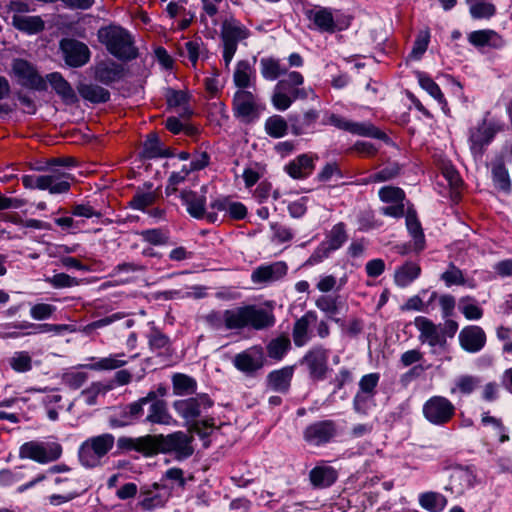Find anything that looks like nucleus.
Returning <instances> with one entry per match:
<instances>
[{
  "label": "nucleus",
  "instance_id": "obj_59",
  "mask_svg": "<svg viewBox=\"0 0 512 512\" xmlns=\"http://www.w3.org/2000/svg\"><path fill=\"white\" fill-rule=\"evenodd\" d=\"M45 281L56 289L70 288L78 286L80 283V281L77 278L71 277L66 273H57L52 277L46 278Z\"/></svg>",
  "mask_w": 512,
  "mask_h": 512
},
{
  "label": "nucleus",
  "instance_id": "obj_9",
  "mask_svg": "<svg viewBox=\"0 0 512 512\" xmlns=\"http://www.w3.org/2000/svg\"><path fill=\"white\" fill-rule=\"evenodd\" d=\"M262 111L257 97L250 91L238 90L233 97L234 116L244 124L257 120Z\"/></svg>",
  "mask_w": 512,
  "mask_h": 512
},
{
  "label": "nucleus",
  "instance_id": "obj_25",
  "mask_svg": "<svg viewBox=\"0 0 512 512\" xmlns=\"http://www.w3.org/2000/svg\"><path fill=\"white\" fill-rule=\"evenodd\" d=\"M37 170L48 171L43 177H48L49 181L47 190L51 194L66 193L70 189V181L72 176L69 173L62 172L59 168H50L48 165L38 167Z\"/></svg>",
  "mask_w": 512,
  "mask_h": 512
},
{
  "label": "nucleus",
  "instance_id": "obj_20",
  "mask_svg": "<svg viewBox=\"0 0 512 512\" xmlns=\"http://www.w3.org/2000/svg\"><path fill=\"white\" fill-rule=\"evenodd\" d=\"M459 343L465 351L477 353L486 344V334L479 326H466L459 333Z\"/></svg>",
  "mask_w": 512,
  "mask_h": 512
},
{
  "label": "nucleus",
  "instance_id": "obj_49",
  "mask_svg": "<svg viewBox=\"0 0 512 512\" xmlns=\"http://www.w3.org/2000/svg\"><path fill=\"white\" fill-rule=\"evenodd\" d=\"M290 347V339L285 335H281L268 343L266 347L267 355L272 359L281 360Z\"/></svg>",
  "mask_w": 512,
  "mask_h": 512
},
{
  "label": "nucleus",
  "instance_id": "obj_30",
  "mask_svg": "<svg viewBox=\"0 0 512 512\" xmlns=\"http://www.w3.org/2000/svg\"><path fill=\"white\" fill-rule=\"evenodd\" d=\"M15 329L27 330L25 333H22L23 336L35 335V334H43V333H55L60 334L64 331H71L70 326L66 324H34L31 322L23 321L18 323L9 324Z\"/></svg>",
  "mask_w": 512,
  "mask_h": 512
},
{
  "label": "nucleus",
  "instance_id": "obj_19",
  "mask_svg": "<svg viewBox=\"0 0 512 512\" xmlns=\"http://www.w3.org/2000/svg\"><path fill=\"white\" fill-rule=\"evenodd\" d=\"M319 117L320 112L316 109H309L302 114H290L289 125L292 134L300 136L313 132Z\"/></svg>",
  "mask_w": 512,
  "mask_h": 512
},
{
  "label": "nucleus",
  "instance_id": "obj_34",
  "mask_svg": "<svg viewBox=\"0 0 512 512\" xmlns=\"http://www.w3.org/2000/svg\"><path fill=\"white\" fill-rule=\"evenodd\" d=\"M303 76L296 71H293L287 75L286 78L280 80L275 87L278 90H282L287 92V94L291 95L294 99H304L307 97V93L303 88H299L300 85L303 84Z\"/></svg>",
  "mask_w": 512,
  "mask_h": 512
},
{
  "label": "nucleus",
  "instance_id": "obj_10",
  "mask_svg": "<svg viewBox=\"0 0 512 512\" xmlns=\"http://www.w3.org/2000/svg\"><path fill=\"white\" fill-rule=\"evenodd\" d=\"M455 414L454 404L443 396H432L423 405L425 419L434 425L448 423Z\"/></svg>",
  "mask_w": 512,
  "mask_h": 512
},
{
  "label": "nucleus",
  "instance_id": "obj_48",
  "mask_svg": "<svg viewBox=\"0 0 512 512\" xmlns=\"http://www.w3.org/2000/svg\"><path fill=\"white\" fill-rule=\"evenodd\" d=\"M165 96L170 107H181L182 116L190 117L192 115V110L186 106L189 99L188 93L181 90L168 89Z\"/></svg>",
  "mask_w": 512,
  "mask_h": 512
},
{
  "label": "nucleus",
  "instance_id": "obj_37",
  "mask_svg": "<svg viewBox=\"0 0 512 512\" xmlns=\"http://www.w3.org/2000/svg\"><path fill=\"white\" fill-rule=\"evenodd\" d=\"M181 199L192 217L196 219L204 218L206 204V197L204 195L185 190L181 192Z\"/></svg>",
  "mask_w": 512,
  "mask_h": 512
},
{
  "label": "nucleus",
  "instance_id": "obj_21",
  "mask_svg": "<svg viewBox=\"0 0 512 512\" xmlns=\"http://www.w3.org/2000/svg\"><path fill=\"white\" fill-rule=\"evenodd\" d=\"M288 267L284 262H274L257 267L251 274L255 284H266L280 280L287 274Z\"/></svg>",
  "mask_w": 512,
  "mask_h": 512
},
{
  "label": "nucleus",
  "instance_id": "obj_27",
  "mask_svg": "<svg viewBox=\"0 0 512 512\" xmlns=\"http://www.w3.org/2000/svg\"><path fill=\"white\" fill-rule=\"evenodd\" d=\"M305 15L320 32L332 34L339 29L332 12L327 8L309 9L306 10Z\"/></svg>",
  "mask_w": 512,
  "mask_h": 512
},
{
  "label": "nucleus",
  "instance_id": "obj_63",
  "mask_svg": "<svg viewBox=\"0 0 512 512\" xmlns=\"http://www.w3.org/2000/svg\"><path fill=\"white\" fill-rule=\"evenodd\" d=\"M441 279L449 287L452 285H464L465 278L462 271L453 263H450L449 268L442 273Z\"/></svg>",
  "mask_w": 512,
  "mask_h": 512
},
{
  "label": "nucleus",
  "instance_id": "obj_61",
  "mask_svg": "<svg viewBox=\"0 0 512 512\" xmlns=\"http://www.w3.org/2000/svg\"><path fill=\"white\" fill-rule=\"evenodd\" d=\"M420 86L426 90L440 104L446 105V101L440 87L428 76L419 75Z\"/></svg>",
  "mask_w": 512,
  "mask_h": 512
},
{
  "label": "nucleus",
  "instance_id": "obj_13",
  "mask_svg": "<svg viewBox=\"0 0 512 512\" xmlns=\"http://www.w3.org/2000/svg\"><path fill=\"white\" fill-rule=\"evenodd\" d=\"M328 123L335 126L338 129L348 131L352 134L371 137L375 139H385L386 134L376 128L374 125L363 122H352L339 115L331 114L328 118Z\"/></svg>",
  "mask_w": 512,
  "mask_h": 512
},
{
  "label": "nucleus",
  "instance_id": "obj_3",
  "mask_svg": "<svg viewBox=\"0 0 512 512\" xmlns=\"http://www.w3.org/2000/svg\"><path fill=\"white\" fill-rule=\"evenodd\" d=\"M152 438L154 441H152L151 456L158 453L172 454L177 460H184L194 453L193 435L186 432L175 431L167 435H152Z\"/></svg>",
  "mask_w": 512,
  "mask_h": 512
},
{
  "label": "nucleus",
  "instance_id": "obj_64",
  "mask_svg": "<svg viewBox=\"0 0 512 512\" xmlns=\"http://www.w3.org/2000/svg\"><path fill=\"white\" fill-rule=\"evenodd\" d=\"M87 379V373L80 371H68L62 375V382L74 390L80 388Z\"/></svg>",
  "mask_w": 512,
  "mask_h": 512
},
{
  "label": "nucleus",
  "instance_id": "obj_2",
  "mask_svg": "<svg viewBox=\"0 0 512 512\" xmlns=\"http://www.w3.org/2000/svg\"><path fill=\"white\" fill-rule=\"evenodd\" d=\"M98 40L107 51L119 60L131 61L138 57V49L130 32L121 26L102 27L97 33Z\"/></svg>",
  "mask_w": 512,
  "mask_h": 512
},
{
  "label": "nucleus",
  "instance_id": "obj_32",
  "mask_svg": "<svg viewBox=\"0 0 512 512\" xmlns=\"http://www.w3.org/2000/svg\"><path fill=\"white\" fill-rule=\"evenodd\" d=\"M314 170L312 156L301 154L285 166V171L294 179H303L309 176Z\"/></svg>",
  "mask_w": 512,
  "mask_h": 512
},
{
  "label": "nucleus",
  "instance_id": "obj_44",
  "mask_svg": "<svg viewBox=\"0 0 512 512\" xmlns=\"http://www.w3.org/2000/svg\"><path fill=\"white\" fill-rule=\"evenodd\" d=\"M265 132L272 138H282L284 137L288 129L289 118L286 120L280 115H273L266 119L265 121Z\"/></svg>",
  "mask_w": 512,
  "mask_h": 512
},
{
  "label": "nucleus",
  "instance_id": "obj_55",
  "mask_svg": "<svg viewBox=\"0 0 512 512\" xmlns=\"http://www.w3.org/2000/svg\"><path fill=\"white\" fill-rule=\"evenodd\" d=\"M10 366L16 372H28L32 369V358L26 351L15 352L10 358Z\"/></svg>",
  "mask_w": 512,
  "mask_h": 512
},
{
  "label": "nucleus",
  "instance_id": "obj_16",
  "mask_svg": "<svg viewBox=\"0 0 512 512\" xmlns=\"http://www.w3.org/2000/svg\"><path fill=\"white\" fill-rule=\"evenodd\" d=\"M143 416L144 409L131 402L123 407L115 408L108 418V423L111 428H122L140 422Z\"/></svg>",
  "mask_w": 512,
  "mask_h": 512
},
{
  "label": "nucleus",
  "instance_id": "obj_33",
  "mask_svg": "<svg viewBox=\"0 0 512 512\" xmlns=\"http://www.w3.org/2000/svg\"><path fill=\"white\" fill-rule=\"evenodd\" d=\"M316 319V314L313 311H308L305 315L296 320L292 330L295 346L302 347L309 341V326L311 323L315 322Z\"/></svg>",
  "mask_w": 512,
  "mask_h": 512
},
{
  "label": "nucleus",
  "instance_id": "obj_62",
  "mask_svg": "<svg viewBox=\"0 0 512 512\" xmlns=\"http://www.w3.org/2000/svg\"><path fill=\"white\" fill-rule=\"evenodd\" d=\"M379 197L386 203H401L405 198V193L401 188L385 186L379 190Z\"/></svg>",
  "mask_w": 512,
  "mask_h": 512
},
{
  "label": "nucleus",
  "instance_id": "obj_36",
  "mask_svg": "<svg viewBox=\"0 0 512 512\" xmlns=\"http://www.w3.org/2000/svg\"><path fill=\"white\" fill-rule=\"evenodd\" d=\"M157 198L156 192L153 190V184L146 182L143 187H139L135 192L133 198L130 200L129 205L136 210H145L151 206Z\"/></svg>",
  "mask_w": 512,
  "mask_h": 512
},
{
  "label": "nucleus",
  "instance_id": "obj_28",
  "mask_svg": "<svg viewBox=\"0 0 512 512\" xmlns=\"http://www.w3.org/2000/svg\"><path fill=\"white\" fill-rule=\"evenodd\" d=\"M152 435H146L138 438L122 436L117 439V447L121 451H137L145 456H151Z\"/></svg>",
  "mask_w": 512,
  "mask_h": 512
},
{
  "label": "nucleus",
  "instance_id": "obj_60",
  "mask_svg": "<svg viewBox=\"0 0 512 512\" xmlns=\"http://www.w3.org/2000/svg\"><path fill=\"white\" fill-rule=\"evenodd\" d=\"M470 14L475 19L489 18L496 12L495 6L489 1L470 4Z\"/></svg>",
  "mask_w": 512,
  "mask_h": 512
},
{
  "label": "nucleus",
  "instance_id": "obj_35",
  "mask_svg": "<svg viewBox=\"0 0 512 512\" xmlns=\"http://www.w3.org/2000/svg\"><path fill=\"white\" fill-rule=\"evenodd\" d=\"M337 476V471L327 465L316 466L309 473L312 485L317 488L331 486L337 480Z\"/></svg>",
  "mask_w": 512,
  "mask_h": 512
},
{
  "label": "nucleus",
  "instance_id": "obj_54",
  "mask_svg": "<svg viewBox=\"0 0 512 512\" xmlns=\"http://www.w3.org/2000/svg\"><path fill=\"white\" fill-rule=\"evenodd\" d=\"M493 182L496 188L508 192L511 187L508 171L503 164L499 163L492 168Z\"/></svg>",
  "mask_w": 512,
  "mask_h": 512
},
{
  "label": "nucleus",
  "instance_id": "obj_45",
  "mask_svg": "<svg viewBox=\"0 0 512 512\" xmlns=\"http://www.w3.org/2000/svg\"><path fill=\"white\" fill-rule=\"evenodd\" d=\"M260 71L265 79L273 81L285 74L287 68L283 67L278 59L266 57L260 60Z\"/></svg>",
  "mask_w": 512,
  "mask_h": 512
},
{
  "label": "nucleus",
  "instance_id": "obj_7",
  "mask_svg": "<svg viewBox=\"0 0 512 512\" xmlns=\"http://www.w3.org/2000/svg\"><path fill=\"white\" fill-rule=\"evenodd\" d=\"M11 72L20 86L36 91L47 90L45 78L39 74L36 66L31 62L16 58L11 63Z\"/></svg>",
  "mask_w": 512,
  "mask_h": 512
},
{
  "label": "nucleus",
  "instance_id": "obj_18",
  "mask_svg": "<svg viewBox=\"0 0 512 512\" xmlns=\"http://www.w3.org/2000/svg\"><path fill=\"white\" fill-rule=\"evenodd\" d=\"M335 425L331 420L318 421L309 425L304 431V439L312 445L329 442L335 435Z\"/></svg>",
  "mask_w": 512,
  "mask_h": 512
},
{
  "label": "nucleus",
  "instance_id": "obj_8",
  "mask_svg": "<svg viewBox=\"0 0 512 512\" xmlns=\"http://www.w3.org/2000/svg\"><path fill=\"white\" fill-rule=\"evenodd\" d=\"M62 455V446L56 442L29 441L21 445L20 458H28L38 463H49L58 460Z\"/></svg>",
  "mask_w": 512,
  "mask_h": 512
},
{
  "label": "nucleus",
  "instance_id": "obj_14",
  "mask_svg": "<svg viewBox=\"0 0 512 512\" xmlns=\"http://www.w3.org/2000/svg\"><path fill=\"white\" fill-rule=\"evenodd\" d=\"M170 496L169 489L158 483L145 485L140 488V497L142 498L138 505L144 511H151L165 505Z\"/></svg>",
  "mask_w": 512,
  "mask_h": 512
},
{
  "label": "nucleus",
  "instance_id": "obj_26",
  "mask_svg": "<svg viewBox=\"0 0 512 512\" xmlns=\"http://www.w3.org/2000/svg\"><path fill=\"white\" fill-rule=\"evenodd\" d=\"M46 83L49 82L56 94L68 105L75 104L78 97L70 83L59 72H52L46 75Z\"/></svg>",
  "mask_w": 512,
  "mask_h": 512
},
{
  "label": "nucleus",
  "instance_id": "obj_47",
  "mask_svg": "<svg viewBox=\"0 0 512 512\" xmlns=\"http://www.w3.org/2000/svg\"><path fill=\"white\" fill-rule=\"evenodd\" d=\"M124 358V353L112 354L109 355L108 357L101 358L95 363L85 365L84 367L94 371L114 370L126 365L127 360H125Z\"/></svg>",
  "mask_w": 512,
  "mask_h": 512
},
{
  "label": "nucleus",
  "instance_id": "obj_40",
  "mask_svg": "<svg viewBox=\"0 0 512 512\" xmlns=\"http://www.w3.org/2000/svg\"><path fill=\"white\" fill-rule=\"evenodd\" d=\"M77 89L80 96L91 103H105L110 100V92L97 84L81 83Z\"/></svg>",
  "mask_w": 512,
  "mask_h": 512
},
{
  "label": "nucleus",
  "instance_id": "obj_1",
  "mask_svg": "<svg viewBox=\"0 0 512 512\" xmlns=\"http://www.w3.org/2000/svg\"><path fill=\"white\" fill-rule=\"evenodd\" d=\"M224 327L227 330H242L251 327L263 330L274 325V315L256 305H245L223 311Z\"/></svg>",
  "mask_w": 512,
  "mask_h": 512
},
{
  "label": "nucleus",
  "instance_id": "obj_41",
  "mask_svg": "<svg viewBox=\"0 0 512 512\" xmlns=\"http://www.w3.org/2000/svg\"><path fill=\"white\" fill-rule=\"evenodd\" d=\"M468 40L476 47H500L502 45L501 37L493 30L473 31L469 34Z\"/></svg>",
  "mask_w": 512,
  "mask_h": 512
},
{
  "label": "nucleus",
  "instance_id": "obj_50",
  "mask_svg": "<svg viewBox=\"0 0 512 512\" xmlns=\"http://www.w3.org/2000/svg\"><path fill=\"white\" fill-rule=\"evenodd\" d=\"M420 505L431 512H438L444 509L446 506V498L436 492H426L419 497Z\"/></svg>",
  "mask_w": 512,
  "mask_h": 512
},
{
  "label": "nucleus",
  "instance_id": "obj_42",
  "mask_svg": "<svg viewBox=\"0 0 512 512\" xmlns=\"http://www.w3.org/2000/svg\"><path fill=\"white\" fill-rule=\"evenodd\" d=\"M173 394L176 396H185L196 394L197 382L194 378L176 373L172 376Z\"/></svg>",
  "mask_w": 512,
  "mask_h": 512
},
{
  "label": "nucleus",
  "instance_id": "obj_58",
  "mask_svg": "<svg viewBox=\"0 0 512 512\" xmlns=\"http://www.w3.org/2000/svg\"><path fill=\"white\" fill-rule=\"evenodd\" d=\"M148 338L151 350L156 351L158 354H162V352L167 350L170 346L168 336L157 329H153Z\"/></svg>",
  "mask_w": 512,
  "mask_h": 512
},
{
  "label": "nucleus",
  "instance_id": "obj_52",
  "mask_svg": "<svg viewBox=\"0 0 512 512\" xmlns=\"http://www.w3.org/2000/svg\"><path fill=\"white\" fill-rule=\"evenodd\" d=\"M187 427V431L190 433L189 435L197 434L201 439H206L215 428V419L211 416H205Z\"/></svg>",
  "mask_w": 512,
  "mask_h": 512
},
{
  "label": "nucleus",
  "instance_id": "obj_29",
  "mask_svg": "<svg viewBox=\"0 0 512 512\" xmlns=\"http://www.w3.org/2000/svg\"><path fill=\"white\" fill-rule=\"evenodd\" d=\"M476 476L472 470L465 467H457L450 477V489L456 494H463L466 489L475 485Z\"/></svg>",
  "mask_w": 512,
  "mask_h": 512
},
{
  "label": "nucleus",
  "instance_id": "obj_39",
  "mask_svg": "<svg viewBox=\"0 0 512 512\" xmlns=\"http://www.w3.org/2000/svg\"><path fill=\"white\" fill-rule=\"evenodd\" d=\"M347 240V234L343 223H338L331 229L327 241L323 242L318 251H323V256H328L331 251L339 249Z\"/></svg>",
  "mask_w": 512,
  "mask_h": 512
},
{
  "label": "nucleus",
  "instance_id": "obj_17",
  "mask_svg": "<svg viewBox=\"0 0 512 512\" xmlns=\"http://www.w3.org/2000/svg\"><path fill=\"white\" fill-rule=\"evenodd\" d=\"M233 364L239 371L252 375L263 367V352L256 347L243 351L234 356Z\"/></svg>",
  "mask_w": 512,
  "mask_h": 512
},
{
  "label": "nucleus",
  "instance_id": "obj_46",
  "mask_svg": "<svg viewBox=\"0 0 512 512\" xmlns=\"http://www.w3.org/2000/svg\"><path fill=\"white\" fill-rule=\"evenodd\" d=\"M254 70L247 60H241L237 63L233 81L239 90H245L251 86V76Z\"/></svg>",
  "mask_w": 512,
  "mask_h": 512
},
{
  "label": "nucleus",
  "instance_id": "obj_23",
  "mask_svg": "<svg viewBox=\"0 0 512 512\" xmlns=\"http://www.w3.org/2000/svg\"><path fill=\"white\" fill-rule=\"evenodd\" d=\"M415 325L420 331L419 340L422 343L427 342L431 347H443L446 344L445 336L431 320L417 317Z\"/></svg>",
  "mask_w": 512,
  "mask_h": 512
},
{
  "label": "nucleus",
  "instance_id": "obj_12",
  "mask_svg": "<svg viewBox=\"0 0 512 512\" xmlns=\"http://www.w3.org/2000/svg\"><path fill=\"white\" fill-rule=\"evenodd\" d=\"M64 62L72 68H79L86 65L91 57L89 47L76 39L64 38L59 43Z\"/></svg>",
  "mask_w": 512,
  "mask_h": 512
},
{
  "label": "nucleus",
  "instance_id": "obj_53",
  "mask_svg": "<svg viewBox=\"0 0 512 512\" xmlns=\"http://www.w3.org/2000/svg\"><path fill=\"white\" fill-rule=\"evenodd\" d=\"M459 309L468 320H478L483 316V310L475 304V299L471 296L459 300Z\"/></svg>",
  "mask_w": 512,
  "mask_h": 512
},
{
  "label": "nucleus",
  "instance_id": "obj_22",
  "mask_svg": "<svg viewBox=\"0 0 512 512\" xmlns=\"http://www.w3.org/2000/svg\"><path fill=\"white\" fill-rule=\"evenodd\" d=\"M124 76L123 65L113 61L106 60L97 63L94 66V78L104 85H110L119 81Z\"/></svg>",
  "mask_w": 512,
  "mask_h": 512
},
{
  "label": "nucleus",
  "instance_id": "obj_4",
  "mask_svg": "<svg viewBox=\"0 0 512 512\" xmlns=\"http://www.w3.org/2000/svg\"><path fill=\"white\" fill-rule=\"evenodd\" d=\"M115 437L110 433H103L86 439L79 447L78 457L80 463L86 468H95L103 463V459L113 449Z\"/></svg>",
  "mask_w": 512,
  "mask_h": 512
},
{
  "label": "nucleus",
  "instance_id": "obj_6",
  "mask_svg": "<svg viewBox=\"0 0 512 512\" xmlns=\"http://www.w3.org/2000/svg\"><path fill=\"white\" fill-rule=\"evenodd\" d=\"M214 406V401L206 393H198L195 396L175 400L172 407L176 414L189 426L203 417Z\"/></svg>",
  "mask_w": 512,
  "mask_h": 512
},
{
  "label": "nucleus",
  "instance_id": "obj_51",
  "mask_svg": "<svg viewBox=\"0 0 512 512\" xmlns=\"http://www.w3.org/2000/svg\"><path fill=\"white\" fill-rule=\"evenodd\" d=\"M406 226L415 240V249L422 250L424 248V234L414 211H408L406 215Z\"/></svg>",
  "mask_w": 512,
  "mask_h": 512
},
{
  "label": "nucleus",
  "instance_id": "obj_57",
  "mask_svg": "<svg viewBox=\"0 0 512 512\" xmlns=\"http://www.w3.org/2000/svg\"><path fill=\"white\" fill-rule=\"evenodd\" d=\"M400 172V167L397 163H391L384 167L377 173H374L369 176V178L365 181V183H376V182H384L393 179Z\"/></svg>",
  "mask_w": 512,
  "mask_h": 512
},
{
  "label": "nucleus",
  "instance_id": "obj_38",
  "mask_svg": "<svg viewBox=\"0 0 512 512\" xmlns=\"http://www.w3.org/2000/svg\"><path fill=\"white\" fill-rule=\"evenodd\" d=\"M12 25L19 31L36 34L41 32L44 27V21L40 16H26L14 14L12 16Z\"/></svg>",
  "mask_w": 512,
  "mask_h": 512
},
{
  "label": "nucleus",
  "instance_id": "obj_31",
  "mask_svg": "<svg viewBox=\"0 0 512 512\" xmlns=\"http://www.w3.org/2000/svg\"><path fill=\"white\" fill-rule=\"evenodd\" d=\"M294 374L293 366H286L270 372L267 376L268 386L280 393H287Z\"/></svg>",
  "mask_w": 512,
  "mask_h": 512
},
{
  "label": "nucleus",
  "instance_id": "obj_24",
  "mask_svg": "<svg viewBox=\"0 0 512 512\" xmlns=\"http://www.w3.org/2000/svg\"><path fill=\"white\" fill-rule=\"evenodd\" d=\"M140 422L149 425L170 426L176 423V420L170 414L167 402H155L148 407L147 414L143 416Z\"/></svg>",
  "mask_w": 512,
  "mask_h": 512
},
{
  "label": "nucleus",
  "instance_id": "obj_11",
  "mask_svg": "<svg viewBox=\"0 0 512 512\" xmlns=\"http://www.w3.org/2000/svg\"><path fill=\"white\" fill-rule=\"evenodd\" d=\"M328 358L329 350L322 345H316L307 351L300 363L306 366L311 380L321 381L328 372Z\"/></svg>",
  "mask_w": 512,
  "mask_h": 512
},
{
  "label": "nucleus",
  "instance_id": "obj_5",
  "mask_svg": "<svg viewBox=\"0 0 512 512\" xmlns=\"http://www.w3.org/2000/svg\"><path fill=\"white\" fill-rule=\"evenodd\" d=\"M250 36L249 29L234 17H226L222 20L220 38L223 44V59L226 68L229 67L238 44Z\"/></svg>",
  "mask_w": 512,
  "mask_h": 512
},
{
  "label": "nucleus",
  "instance_id": "obj_43",
  "mask_svg": "<svg viewBox=\"0 0 512 512\" xmlns=\"http://www.w3.org/2000/svg\"><path fill=\"white\" fill-rule=\"evenodd\" d=\"M420 272L419 265L407 262L396 270L395 283L400 287H406L420 275Z\"/></svg>",
  "mask_w": 512,
  "mask_h": 512
},
{
  "label": "nucleus",
  "instance_id": "obj_56",
  "mask_svg": "<svg viewBox=\"0 0 512 512\" xmlns=\"http://www.w3.org/2000/svg\"><path fill=\"white\" fill-rule=\"evenodd\" d=\"M316 306L323 312L329 315V317L336 323L343 326V323L339 318H334L333 315L338 313L337 299L331 296H321L316 301Z\"/></svg>",
  "mask_w": 512,
  "mask_h": 512
},
{
  "label": "nucleus",
  "instance_id": "obj_15",
  "mask_svg": "<svg viewBox=\"0 0 512 512\" xmlns=\"http://www.w3.org/2000/svg\"><path fill=\"white\" fill-rule=\"evenodd\" d=\"M497 132L495 124L483 120L476 128L470 130L469 143L472 154L481 156L484 147L488 145Z\"/></svg>",
  "mask_w": 512,
  "mask_h": 512
}]
</instances>
